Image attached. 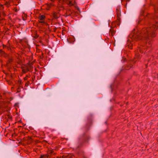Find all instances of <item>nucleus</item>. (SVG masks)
Wrapping results in <instances>:
<instances>
[{
  "label": "nucleus",
  "mask_w": 158,
  "mask_h": 158,
  "mask_svg": "<svg viewBox=\"0 0 158 158\" xmlns=\"http://www.w3.org/2000/svg\"><path fill=\"white\" fill-rule=\"evenodd\" d=\"M155 14H148L145 17L143 21L145 24L148 26L147 27L143 28L141 32L137 34L132 32L130 35L129 37L133 41L141 40L145 42L147 46L149 47L151 45V37H153L156 36L155 31L158 27V5L155 6Z\"/></svg>",
  "instance_id": "f257e3e1"
},
{
  "label": "nucleus",
  "mask_w": 158,
  "mask_h": 158,
  "mask_svg": "<svg viewBox=\"0 0 158 158\" xmlns=\"http://www.w3.org/2000/svg\"><path fill=\"white\" fill-rule=\"evenodd\" d=\"M55 153L53 150H49L47 155H41L40 158H55Z\"/></svg>",
  "instance_id": "f03ea898"
},
{
  "label": "nucleus",
  "mask_w": 158,
  "mask_h": 158,
  "mask_svg": "<svg viewBox=\"0 0 158 158\" xmlns=\"http://www.w3.org/2000/svg\"><path fill=\"white\" fill-rule=\"evenodd\" d=\"M52 2H54L55 0H50ZM60 3H62L64 2L65 1H66V3L68 5H69L70 6H73L74 5V2H73L70 0H58Z\"/></svg>",
  "instance_id": "7ed1b4c3"
},
{
  "label": "nucleus",
  "mask_w": 158,
  "mask_h": 158,
  "mask_svg": "<svg viewBox=\"0 0 158 158\" xmlns=\"http://www.w3.org/2000/svg\"><path fill=\"white\" fill-rule=\"evenodd\" d=\"M89 138V137L88 135L87 134L84 133L80 137L79 139L80 142H81L82 141L86 142L88 141Z\"/></svg>",
  "instance_id": "20e7f679"
},
{
  "label": "nucleus",
  "mask_w": 158,
  "mask_h": 158,
  "mask_svg": "<svg viewBox=\"0 0 158 158\" xmlns=\"http://www.w3.org/2000/svg\"><path fill=\"white\" fill-rule=\"evenodd\" d=\"M143 46L139 47L138 49H137V52H135V58H139L140 57V55L138 53V51L139 52L141 53H143Z\"/></svg>",
  "instance_id": "39448f33"
},
{
  "label": "nucleus",
  "mask_w": 158,
  "mask_h": 158,
  "mask_svg": "<svg viewBox=\"0 0 158 158\" xmlns=\"http://www.w3.org/2000/svg\"><path fill=\"white\" fill-rule=\"evenodd\" d=\"M45 18V16L44 15H42L40 16L39 18V23L42 24H45V23L44 21Z\"/></svg>",
  "instance_id": "423d86ee"
},
{
  "label": "nucleus",
  "mask_w": 158,
  "mask_h": 158,
  "mask_svg": "<svg viewBox=\"0 0 158 158\" xmlns=\"http://www.w3.org/2000/svg\"><path fill=\"white\" fill-rule=\"evenodd\" d=\"M133 46V43L131 42V41L129 39L127 40V46L128 47L130 48L131 49L132 48V46Z\"/></svg>",
  "instance_id": "0eeeda50"
},
{
  "label": "nucleus",
  "mask_w": 158,
  "mask_h": 158,
  "mask_svg": "<svg viewBox=\"0 0 158 158\" xmlns=\"http://www.w3.org/2000/svg\"><path fill=\"white\" fill-rule=\"evenodd\" d=\"M72 13V11L70 9H69L67 11L66 16H70Z\"/></svg>",
  "instance_id": "6e6552de"
},
{
  "label": "nucleus",
  "mask_w": 158,
  "mask_h": 158,
  "mask_svg": "<svg viewBox=\"0 0 158 158\" xmlns=\"http://www.w3.org/2000/svg\"><path fill=\"white\" fill-rule=\"evenodd\" d=\"M109 33L112 36H113L115 33V31L114 30L111 29L110 30Z\"/></svg>",
  "instance_id": "1a4fd4ad"
},
{
  "label": "nucleus",
  "mask_w": 158,
  "mask_h": 158,
  "mask_svg": "<svg viewBox=\"0 0 158 158\" xmlns=\"http://www.w3.org/2000/svg\"><path fill=\"white\" fill-rule=\"evenodd\" d=\"M53 16L55 19H57L59 17V15L55 13L53 14Z\"/></svg>",
  "instance_id": "9d476101"
},
{
  "label": "nucleus",
  "mask_w": 158,
  "mask_h": 158,
  "mask_svg": "<svg viewBox=\"0 0 158 158\" xmlns=\"http://www.w3.org/2000/svg\"><path fill=\"white\" fill-rule=\"evenodd\" d=\"M116 12L117 13V15L118 17H119V16H120V11L117 9H116Z\"/></svg>",
  "instance_id": "9b49d317"
},
{
  "label": "nucleus",
  "mask_w": 158,
  "mask_h": 158,
  "mask_svg": "<svg viewBox=\"0 0 158 158\" xmlns=\"http://www.w3.org/2000/svg\"><path fill=\"white\" fill-rule=\"evenodd\" d=\"M28 71H29V70L28 69H23V72L24 73H26Z\"/></svg>",
  "instance_id": "f8f14e48"
},
{
  "label": "nucleus",
  "mask_w": 158,
  "mask_h": 158,
  "mask_svg": "<svg viewBox=\"0 0 158 158\" xmlns=\"http://www.w3.org/2000/svg\"><path fill=\"white\" fill-rule=\"evenodd\" d=\"M30 76V75H27L26 77L24 78V79L25 80H27V77H29Z\"/></svg>",
  "instance_id": "ddd939ff"
},
{
  "label": "nucleus",
  "mask_w": 158,
  "mask_h": 158,
  "mask_svg": "<svg viewBox=\"0 0 158 158\" xmlns=\"http://www.w3.org/2000/svg\"><path fill=\"white\" fill-rule=\"evenodd\" d=\"M3 6L2 5L0 4V9L1 10H2L3 9Z\"/></svg>",
  "instance_id": "4468645a"
},
{
  "label": "nucleus",
  "mask_w": 158,
  "mask_h": 158,
  "mask_svg": "<svg viewBox=\"0 0 158 158\" xmlns=\"http://www.w3.org/2000/svg\"><path fill=\"white\" fill-rule=\"evenodd\" d=\"M21 91V89L20 88V87H19L17 89V93H19V92H20Z\"/></svg>",
  "instance_id": "2eb2a0df"
},
{
  "label": "nucleus",
  "mask_w": 158,
  "mask_h": 158,
  "mask_svg": "<svg viewBox=\"0 0 158 158\" xmlns=\"http://www.w3.org/2000/svg\"><path fill=\"white\" fill-rule=\"evenodd\" d=\"M53 6V5L52 4H51L48 5V6L49 7H50V6Z\"/></svg>",
  "instance_id": "dca6fc26"
},
{
  "label": "nucleus",
  "mask_w": 158,
  "mask_h": 158,
  "mask_svg": "<svg viewBox=\"0 0 158 158\" xmlns=\"http://www.w3.org/2000/svg\"><path fill=\"white\" fill-rule=\"evenodd\" d=\"M110 88H111V90H112V89L113 88V85H110Z\"/></svg>",
  "instance_id": "f3484780"
},
{
  "label": "nucleus",
  "mask_w": 158,
  "mask_h": 158,
  "mask_svg": "<svg viewBox=\"0 0 158 158\" xmlns=\"http://www.w3.org/2000/svg\"><path fill=\"white\" fill-rule=\"evenodd\" d=\"M68 40V42L69 43H72V42H70V41H69V40Z\"/></svg>",
  "instance_id": "a211bd4d"
},
{
  "label": "nucleus",
  "mask_w": 158,
  "mask_h": 158,
  "mask_svg": "<svg viewBox=\"0 0 158 158\" xmlns=\"http://www.w3.org/2000/svg\"><path fill=\"white\" fill-rule=\"evenodd\" d=\"M79 148V146H78L77 147V148H76L77 149H77H78V148Z\"/></svg>",
  "instance_id": "6ab92c4d"
},
{
  "label": "nucleus",
  "mask_w": 158,
  "mask_h": 158,
  "mask_svg": "<svg viewBox=\"0 0 158 158\" xmlns=\"http://www.w3.org/2000/svg\"><path fill=\"white\" fill-rule=\"evenodd\" d=\"M135 62V60H134L133 61V62L134 63Z\"/></svg>",
  "instance_id": "aec40b11"
},
{
  "label": "nucleus",
  "mask_w": 158,
  "mask_h": 158,
  "mask_svg": "<svg viewBox=\"0 0 158 158\" xmlns=\"http://www.w3.org/2000/svg\"><path fill=\"white\" fill-rule=\"evenodd\" d=\"M140 21H141V20H139V23H140Z\"/></svg>",
  "instance_id": "412c9836"
},
{
  "label": "nucleus",
  "mask_w": 158,
  "mask_h": 158,
  "mask_svg": "<svg viewBox=\"0 0 158 158\" xmlns=\"http://www.w3.org/2000/svg\"><path fill=\"white\" fill-rule=\"evenodd\" d=\"M157 77H158V74L157 75Z\"/></svg>",
  "instance_id": "4be33fe9"
}]
</instances>
